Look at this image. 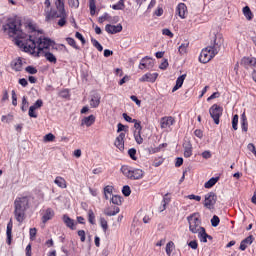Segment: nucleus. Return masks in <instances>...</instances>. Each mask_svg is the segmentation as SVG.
Instances as JSON below:
<instances>
[{"label":"nucleus","instance_id":"1","mask_svg":"<svg viewBox=\"0 0 256 256\" xmlns=\"http://www.w3.org/2000/svg\"><path fill=\"white\" fill-rule=\"evenodd\" d=\"M3 30L8 31L9 37H16L15 43L18 47H23L26 53H30L34 57H41L43 52H47L49 47L55 45V41L50 38L44 37L39 38L37 42L29 36V39L26 40V44L19 39H23V31L21 30V19L17 16L9 18L6 25H3ZM38 44V46H37ZM37 49V51H35Z\"/></svg>","mask_w":256,"mask_h":256},{"label":"nucleus","instance_id":"2","mask_svg":"<svg viewBox=\"0 0 256 256\" xmlns=\"http://www.w3.org/2000/svg\"><path fill=\"white\" fill-rule=\"evenodd\" d=\"M224 42L225 40L223 39V34H215L210 45L202 49L199 56L200 63H209V61H211V59H213V57H215V55H217L219 51H221V46Z\"/></svg>","mask_w":256,"mask_h":256},{"label":"nucleus","instance_id":"3","mask_svg":"<svg viewBox=\"0 0 256 256\" xmlns=\"http://www.w3.org/2000/svg\"><path fill=\"white\" fill-rule=\"evenodd\" d=\"M55 6L57 11L46 10V22L53 21V19H59V27H65L67 25V12L65 11V1L56 0Z\"/></svg>","mask_w":256,"mask_h":256},{"label":"nucleus","instance_id":"4","mask_svg":"<svg viewBox=\"0 0 256 256\" xmlns=\"http://www.w3.org/2000/svg\"><path fill=\"white\" fill-rule=\"evenodd\" d=\"M27 209H29V197H17L14 201V217L18 223L25 221Z\"/></svg>","mask_w":256,"mask_h":256},{"label":"nucleus","instance_id":"5","mask_svg":"<svg viewBox=\"0 0 256 256\" xmlns=\"http://www.w3.org/2000/svg\"><path fill=\"white\" fill-rule=\"evenodd\" d=\"M121 172L125 177H127V179H130L131 181H137L145 177V171L139 168L129 167L127 165L121 167Z\"/></svg>","mask_w":256,"mask_h":256},{"label":"nucleus","instance_id":"6","mask_svg":"<svg viewBox=\"0 0 256 256\" xmlns=\"http://www.w3.org/2000/svg\"><path fill=\"white\" fill-rule=\"evenodd\" d=\"M199 213H193L192 215L187 217V221L189 223V231L191 233L197 234L201 229H204V227L201 226V220L199 217H197Z\"/></svg>","mask_w":256,"mask_h":256},{"label":"nucleus","instance_id":"7","mask_svg":"<svg viewBox=\"0 0 256 256\" xmlns=\"http://www.w3.org/2000/svg\"><path fill=\"white\" fill-rule=\"evenodd\" d=\"M209 114L215 125H219L221 116L223 115V107L218 104H213L209 109Z\"/></svg>","mask_w":256,"mask_h":256},{"label":"nucleus","instance_id":"8","mask_svg":"<svg viewBox=\"0 0 256 256\" xmlns=\"http://www.w3.org/2000/svg\"><path fill=\"white\" fill-rule=\"evenodd\" d=\"M204 199V207L211 210L215 207V203H217V194L215 192H209L204 196Z\"/></svg>","mask_w":256,"mask_h":256},{"label":"nucleus","instance_id":"9","mask_svg":"<svg viewBox=\"0 0 256 256\" xmlns=\"http://www.w3.org/2000/svg\"><path fill=\"white\" fill-rule=\"evenodd\" d=\"M155 66V60L149 56H145L140 60L139 69H153Z\"/></svg>","mask_w":256,"mask_h":256},{"label":"nucleus","instance_id":"10","mask_svg":"<svg viewBox=\"0 0 256 256\" xmlns=\"http://www.w3.org/2000/svg\"><path fill=\"white\" fill-rule=\"evenodd\" d=\"M105 31H106V33H109L110 35H115L117 33H121V31H123V26L121 24H117V25L107 24L105 26Z\"/></svg>","mask_w":256,"mask_h":256},{"label":"nucleus","instance_id":"11","mask_svg":"<svg viewBox=\"0 0 256 256\" xmlns=\"http://www.w3.org/2000/svg\"><path fill=\"white\" fill-rule=\"evenodd\" d=\"M157 77H159L158 73H146L139 79V81L141 83H155V81H157Z\"/></svg>","mask_w":256,"mask_h":256},{"label":"nucleus","instance_id":"12","mask_svg":"<svg viewBox=\"0 0 256 256\" xmlns=\"http://www.w3.org/2000/svg\"><path fill=\"white\" fill-rule=\"evenodd\" d=\"M115 147L119 149V151H124L125 150V133L121 132L118 137L116 138L114 142Z\"/></svg>","mask_w":256,"mask_h":256},{"label":"nucleus","instance_id":"13","mask_svg":"<svg viewBox=\"0 0 256 256\" xmlns=\"http://www.w3.org/2000/svg\"><path fill=\"white\" fill-rule=\"evenodd\" d=\"M175 124V118H173V116H166L161 118L160 120V125L162 129H167L169 127H171V125Z\"/></svg>","mask_w":256,"mask_h":256},{"label":"nucleus","instance_id":"14","mask_svg":"<svg viewBox=\"0 0 256 256\" xmlns=\"http://www.w3.org/2000/svg\"><path fill=\"white\" fill-rule=\"evenodd\" d=\"M240 65L246 69H249V67H256V58L244 57L242 58Z\"/></svg>","mask_w":256,"mask_h":256},{"label":"nucleus","instance_id":"15","mask_svg":"<svg viewBox=\"0 0 256 256\" xmlns=\"http://www.w3.org/2000/svg\"><path fill=\"white\" fill-rule=\"evenodd\" d=\"M101 103V95L99 93H94L91 95L90 107L97 109Z\"/></svg>","mask_w":256,"mask_h":256},{"label":"nucleus","instance_id":"16","mask_svg":"<svg viewBox=\"0 0 256 256\" xmlns=\"http://www.w3.org/2000/svg\"><path fill=\"white\" fill-rule=\"evenodd\" d=\"M176 13L180 19H185V13H187V5H185V3H179L176 8Z\"/></svg>","mask_w":256,"mask_h":256},{"label":"nucleus","instance_id":"17","mask_svg":"<svg viewBox=\"0 0 256 256\" xmlns=\"http://www.w3.org/2000/svg\"><path fill=\"white\" fill-rule=\"evenodd\" d=\"M55 217V211L51 208H47L45 214L42 216V223H47V221H51Z\"/></svg>","mask_w":256,"mask_h":256},{"label":"nucleus","instance_id":"18","mask_svg":"<svg viewBox=\"0 0 256 256\" xmlns=\"http://www.w3.org/2000/svg\"><path fill=\"white\" fill-rule=\"evenodd\" d=\"M253 239V235H250L242 240L239 247L240 251H245V249H247V245H251L253 243Z\"/></svg>","mask_w":256,"mask_h":256},{"label":"nucleus","instance_id":"19","mask_svg":"<svg viewBox=\"0 0 256 256\" xmlns=\"http://www.w3.org/2000/svg\"><path fill=\"white\" fill-rule=\"evenodd\" d=\"M184 148V157L188 158L193 155V146L191 145V142H186L183 144Z\"/></svg>","mask_w":256,"mask_h":256},{"label":"nucleus","instance_id":"20","mask_svg":"<svg viewBox=\"0 0 256 256\" xmlns=\"http://www.w3.org/2000/svg\"><path fill=\"white\" fill-rule=\"evenodd\" d=\"M54 183L60 187V189H67V181L61 176H57L54 180Z\"/></svg>","mask_w":256,"mask_h":256},{"label":"nucleus","instance_id":"21","mask_svg":"<svg viewBox=\"0 0 256 256\" xmlns=\"http://www.w3.org/2000/svg\"><path fill=\"white\" fill-rule=\"evenodd\" d=\"M93 123H95V116L90 115V116L84 117L82 119L81 126L83 127V125H86V127H91V125H93Z\"/></svg>","mask_w":256,"mask_h":256},{"label":"nucleus","instance_id":"22","mask_svg":"<svg viewBox=\"0 0 256 256\" xmlns=\"http://www.w3.org/2000/svg\"><path fill=\"white\" fill-rule=\"evenodd\" d=\"M43 57H45L46 61H49V63H57V57L54 56L53 53L46 51V52H42Z\"/></svg>","mask_w":256,"mask_h":256},{"label":"nucleus","instance_id":"23","mask_svg":"<svg viewBox=\"0 0 256 256\" xmlns=\"http://www.w3.org/2000/svg\"><path fill=\"white\" fill-rule=\"evenodd\" d=\"M12 69L14 71H21L23 69V60L18 58L12 62Z\"/></svg>","mask_w":256,"mask_h":256},{"label":"nucleus","instance_id":"24","mask_svg":"<svg viewBox=\"0 0 256 256\" xmlns=\"http://www.w3.org/2000/svg\"><path fill=\"white\" fill-rule=\"evenodd\" d=\"M63 221L69 229L74 230L75 229V220L71 219L69 216L64 215L63 216Z\"/></svg>","mask_w":256,"mask_h":256},{"label":"nucleus","instance_id":"25","mask_svg":"<svg viewBox=\"0 0 256 256\" xmlns=\"http://www.w3.org/2000/svg\"><path fill=\"white\" fill-rule=\"evenodd\" d=\"M12 231H13V222L10 220V222L7 225V230H6L8 245H11V239H12L11 233H12Z\"/></svg>","mask_w":256,"mask_h":256},{"label":"nucleus","instance_id":"26","mask_svg":"<svg viewBox=\"0 0 256 256\" xmlns=\"http://www.w3.org/2000/svg\"><path fill=\"white\" fill-rule=\"evenodd\" d=\"M207 237V231L205 230V228H201V231L198 232V239H200L202 243H207Z\"/></svg>","mask_w":256,"mask_h":256},{"label":"nucleus","instance_id":"27","mask_svg":"<svg viewBox=\"0 0 256 256\" xmlns=\"http://www.w3.org/2000/svg\"><path fill=\"white\" fill-rule=\"evenodd\" d=\"M217 181H219V177H212L210 178L205 184V189H211L214 185H216Z\"/></svg>","mask_w":256,"mask_h":256},{"label":"nucleus","instance_id":"28","mask_svg":"<svg viewBox=\"0 0 256 256\" xmlns=\"http://www.w3.org/2000/svg\"><path fill=\"white\" fill-rule=\"evenodd\" d=\"M114 11H123L125 9V0H119L116 4L112 5Z\"/></svg>","mask_w":256,"mask_h":256},{"label":"nucleus","instance_id":"29","mask_svg":"<svg viewBox=\"0 0 256 256\" xmlns=\"http://www.w3.org/2000/svg\"><path fill=\"white\" fill-rule=\"evenodd\" d=\"M243 15L248 21H251V19H253V12H251V8H249V6H245L243 8Z\"/></svg>","mask_w":256,"mask_h":256},{"label":"nucleus","instance_id":"30","mask_svg":"<svg viewBox=\"0 0 256 256\" xmlns=\"http://www.w3.org/2000/svg\"><path fill=\"white\" fill-rule=\"evenodd\" d=\"M121 210L119 209V207L114 206L113 211L109 210V209H105L104 210V215H107L108 217H114V215H117V213H119Z\"/></svg>","mask_w":256,"mask_h":256},{"label":"nucleus","instance_id":"31","mask_svg":"<svg viewBox=\"0 0 256 256\" xmlns=\"http://www.w3.org/2000/svg\"><path fill=\"white\" fill-rule=\"evenodd\" d=\"M122 199L121 196L114 195L111 198V203H113V205H121L123 203Z\"/></svg>","mask_w":256,"mask_h":256},{"label":"nucleus","instance_id":"32","mask_svg":"<svg viewBox=\"0 0 256 256\" xmlns=\"http://www.w3.org/2000/svg\"><path fill=\"white\" fill-rule=\"evenodd\" d=\"M237 125H239V115L235 114L232 118V129H234V131L238 129Z\"/></svg>","mask_w":256,"mask_h":256},{"label":"nucleus","instance_id":"33","mask_svg":"<svg viewBox=\"0 0 256 256\" xmlns=\"http://www.w3.org/2000/svg\"><path fill=\"white\" fill-rule=\"evenodd\" d=\"M134 139L138 145H141L143 143V137H141V132H137V130H135Z\"/></svg>","mask_w":256,"mask_h":256},{"label":"nucleus","instance_id":"34","mask_svg":"<svg viewBox=\"0 0 256 256\" xmlns=\"http://www.w3.org/2000/svg\"><path fill=\"white\" fill-rule=\"evenodd\" d=\"M66 41L70 47H73V49L79 50L80 48L77 46V42L75 41L74 38L68 37L66 38Z\"/></svg>","mask_w":256,"mask_h":256},{"label":"nucleus","instance_id":"35","mask_svg":"<svg viewBox=\"0 0 256 256\" xmlns=\"http://www.w3.org/2000/svg\"><path fill=\"white\" fill-rule=\"evenodd\" d=\"M174 246H175V243H173V241H170L166 244V254L168 256H171V253H173Z\"/></svg>","mask_w":256,"mask_h":256},{"label":"nucleus","instance_id":"36","mask_svg":"<svg viewBox=\"0 0 256 256\" xmlns=\"http://www.w3.org/2000/svg\"><path fill=\"white\" fill-rule=\"evenodd\" d=\"M189 47V43H183L179 46L178 51L180 55H185L187 53V48Z\"/></svg>","mask_w":256,"mask_h":256},{"label":"nucleus","instance_id":"37","mask_svg":"<svg viewBox=\"0 0 256 256\" xmlns=\"http://www.w3.org/2000/svg\"><path fill=\"white\" fill-rule=\"evenodd\" d=\"M89 8H90V15H95V11L97 9V5L95 4V0H89Z\"/></svg>","mask_w":256,"mask_h":256},{"label":"nucleus","instance_id":"38","mask_svg":"<svg viewBox=\"0 0 256 256\" xmlns=\"http://www.w3.org/2000/svg\"><path fill=\"white\" fill-rule=\"evenodd\" d=\"M128 155L132 159V161H137V156H135V155H137V149H135V148L129 149Z\"/></svg>","mask_w":256,"mask_h":256},{"label":"nucleus","instance_id":"39","mask_svg":"<svg viewBox=\"0 0 256 256\" xmlns=\"http://www.w3.org/2000/svg\"><path fill=\"white\" fill-rule=\"evenodd\" d=\"M88 221L91 225H95V213L91 209L88 211Z\"/></svg>","mask_w":256,"mask_h":256},{"label":"nucleus","instance_id":"40","mask_svg":"<svg viewBox=\"0 0 256 256\" xmlns=\"http://www.w3.org/2000/svg\"><path fill=\"white\" fill-rule=\"evenodd\" d=\"M219 223H221V220L219 219V216L214 215L211 219V225L212 227H219Z\"/></svg>","mask_w":256,"mask_h":256},{"label":"nucleus","instance_id":"41","mask_svg":"<svg viewBox=\"0 0 256 256\" xmlns=\"http://www.w3.org/2000/svg\"><path fill=\"white\" fill-rule=\"evenodd\" d=\"M26 73H29V75H37V68L35 66H27L25 68Z\"/></svg>","mask_w":256,"mask_h":256},{"label":"nucleus","instance_id":"42","mask_svg":"<svg viewBox=\"0 0 256 256\" xmlns=\"http://www.w3.org/2000/svg\"><path fill=\"white\" fill-rule=\"evenodd\" d=\"M186 77H187V74H183L179 76L176 80V85H178L179 87H183V83L185 82Z\"/></svg>","mask_w":256,"mask_h":256},{"label":"nucleus","instance_id":"43","mask_svg":"<svg viewBox=\"0 0 256 256\" xmlns=\"http://www.w3.org/2000/svg\"><path fill=\"white\" fill-rule=\"evenodd\" d=\"M122 194L124 195V197H129V195H131V187H129V185L123 186Z\"/></svg>","mask_w":256,"mask_h":256},{"label":"nucleus","instance_id":"44","mask_svg":"<svg viewBox=\"0 0 256 256\" xmlns=\"http://www.w3.org/2000/svg\"><path fill=\"white\" fill-rule=\"evenodd\" d=\"M122 117L124 121H127V123H137V119L131 118L129 115H127V113H123Z\"/></svg>","mask_w":256,"mask_h":256},{"label":"nucleus","instance_id":"45","mask_svg":"<svg viewBox=\"0 0 256 256\" xmlns=\"http://www.w3.org/2000/svg\"><path fill=\"white\" fill-rule=\"evenodd\" d=\"M91 42L93 46L98 49V51H103V46L101 45V43H99V41H97L95 38H92Z\"/></svg>","mask_w":256,"mask_h":256},{"label":"nucleus","instance_id":"46","mask_svg":"<svg viewBox=\"0 0 256 256\" xmlns=\"http://www.w3.org/2000/svg\"><path fill=\"white\" fill-rule=\"evenodd\" d=\"M69 7L79 9V0H68Z\"/></svg>","mask_w":256,"mask_h":256},{"label":"nucleus","instance_id":"47","mask_svg":"<svg viewBox=\"0 0 256 256\" xmlns=\"http://www.w3.org/2000/svg\"><path fill=\"white\" fill-rule=\"evenodd\" d=\"M171 202V198L164 197L162 200V209L161 211H165L167 209V205Z\"/></svg>","mask_w":256,"mask_h":256},{"label":"nucleus","instance_id":"48","mask_svg":"<svg viewBox=\"0 0 256 256\" xmlns=\"http://www.w3.org/2000/svg\"><path fill=\"white\" fill-rule=\"evenodd\" d=\"M44 141L46 143H49L51 141H55V135H53V133H48L44 136Z\"/></svg>","mask_w":256,"mask_h":256},{"label":"nucleus","instance_id":"49","mask_svg":"<svg viewBox=\"0 0 256 256\" xmlns=\"http://www.w3.org/2000/svg\"><path fill=\"white\" fill-rule=\"evenodd\" d=\"M1 121L3 123H11V121H13V115L8 114L7 116L3 115L1 118Z\"/></svg>","mask_w":256,"mask_h":256},{"label":"nucleus","instance_id":"50","mask_svg":"<svg viewBox=\"0 0 256 256\" xmlns=\"http://www.w3.org/2000/svg\"><path fill=\"white\" fill-rule=\"evenodd\" d=\"M27 107H29V102L27 101V98L24 96L22 98V106H21V110L23 112L27 111Z\"/></svg>","mask_w":256,"mask_h":256},{"label":"nucleus","instance_id":"51","mask_svg":"<svg viewBox=\"0 0 256 256\" xmlns=\"http://www.w3.org/2000/svg\"><path fill=\"white\" fill-rule=\"evenodd\" d=\"M134 123V128L136 129L137 133H141L143 131V126H141V121L136 120Z\"/></svg>","mask_w":256,"mask_h":256},{"label":"nucleus","instance_id":"52","mask_svg":"<svg viewBox=\"0 0 256 256\" xmlns=\"http://www.w3.org/2000/svg\"><path fill=\"white\" fill-rule=\"evenodd\" d=\"M30 107H33L34 110L36 111V109H41V107H43V100L41 99H38L34 105L30 106Z\"/></svg>","mask_w":256,"mask_h":256},{"label":"nucleus","instance_id":"53","mask_svg":"<svg viewBox=\"0 0 256 256\" xmlns=\"http://www.w3.org/2000/svg\"><path fill=\"white\" fill-rule=\"evenodd\" d=\"M117 127H118L117 133H121L122 131L127 132L129 129V126H125L122 123H118Z\"/></svg>","mask_w":256,"mask_h":256},{"label":"nucleus","instance_id":"54","mask_svg":"<svg viewBox=\"0 0 256 256\" xmlns=\"http://www.w3.org/2000/svg\"><path fill=\"white\" fill-rule=\"evenodd\" d=\"M100 225L104 231V233L107 231L109 225L107 224V220H105V218H101L100 219Z\"/></svg>","mask_w":256,"mask_h":256},{"label":"nucleus","instance_id":"55","mask_svg":"<svg viewBox=\"0 0 256 256\" xmlns=\"http://www.w3.org/2000/svg\"><path fill=\"white\" fill-rule=\"evenodd\" d=\"M29 234L31 241H34L35 237H37V228H30Z\"/></svg>","mask_w":256,"mask_h":256},{"label":"nucleus","instance_id":"56","mask_svg":"<svg viewBox=\"0 0 256 256\" xmlns=\"http://www.w3.org/2000/svg\"><path fill=\"white\" fill-rule=\"evenodd\" d=\"M162 35H166L167 37H170V39H173V32L169 28H164L162 30Z\"/></svg>","mask_w":256,"mask_h":256},{"label":"nucleus","instance_id":"57","mask_svg":"<svg viewBox=\"0 0 256 256\" xmlns=\"http://www.w3.org/2000/svg\"><path fill=\"white\" fill-rule=\"evenodd\" d=\"M75 37L76 39H79V41H81L82 45H85V43H87L85 37H83V34H81L80 32H76Z\"/></svg>","mask_w":256,"mask_h":256},{"label":"nucleus","instance_id":"58","mask_svg":"<svg viewBox=\"0 0 256 256\" xmlns=\"http://www.w3.org/2000/svg\"><path fill=\"white\" fill-rule=\"evenodd\" d=\"M59 97H61L62 99H67L69 97V90L64 89V90L60 91Z\"/></svg>","mask_w":256,"mask_h":256},{"label":"nucleus","instance_id":"59","mask_svg":"<svg viewBox=\"0 0 256 256\" xmlns=\"http://www.w3.org/2000/svg\"><path fill=\"white\" fill-rule=\"evenodd\" d=\"M28 115H29V117H32L33 119H37V113L35 112L34 107L30 106L29 111H28Z\"/></svg>","mask_w":256,"mask_h":256},{"label":"nucleus","instance_id":"60","mask_svg":"<svg viewBox=\"0 0 256 256\" xmlns=\"http://www.w3.org/2000/svg\"><path fill=\"white\" fill-rule=\"evenodd\" d=\"M241 129L244 133H247L249 129V123L246 121H241Z\"/></svg>","mask_w":256,"mask_h":256},{"label":"nucleus","instance_id":"61","mask_svg":"<svg viewBox=\"0 0 256 256\" xmlns=\"http://www.w3.org/2000/svg\"><path fill=\"white\" fill-rule=\"evenodd\" d=\"M111 16H109V14L106 12L104 13L102 16H100L98 18V22L99 23H103L104 21H106V19H109Z\"/></svg>","mask_w":256,"mask_h":256},{"label":"nucleus","instance_id":"62","mask_svg":"<svg viewBox=\"0 0 256 256\" xmlns=\"http://www.w3.org/2000/svg\"><path fill=\"white\" fill-rule=\"evenodd\" d=\"M12 105L17 107V94L15 93V90H12Z\"/></svg>","mask_w":256,"mask_h":256},{"label":"nucleus","instance_id":"63","mask_svg":"<svg viewBox=\"0 0 256 256\" xmlns=\"http://www.w3.org/2000/svg\"><path fill=\"white\" fill-rule=\"evenodd\" d=\"M19 85H21L22 87H27V85H29V82L27 81V79L25 78H21L18 80Z\"/></svg>","mask_w":256,"mask_h":256},{"label":"nucleus","instance_id":"64","mask_svg":"<svg viewBox=\"0 0 256 256\" xmlns=\"http://www.w3.org/2000/svg\"><path fill=\"white\" fill-rule=\"evenodd\" d=\"M188 246L191 248V249H197V247H199V244L197 243L196 240H192L189 242Z\"/></svg>","mask_w":256,"mask_h":256}]
</instances>
